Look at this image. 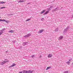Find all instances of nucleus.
<instances>
[{
  "mask_svg": "<svg viewBox=\"0 0 73 73\" xmlns=\"http://www.w3.org/2000/svg\"><path fill=\"white\" fill-rule=\"evenodd\" d=\"M7 62H8V61H3V62H1L0 65H4L5 64L7 63Z\"/></svg>",
  "mask_w": 73,
  "mask_h": 73,
  "instance_id": "f257e3e1",
  "label": "nucleus"
},
{
  "mask_svg": "<svg viewBox=\"0 0 73 73\" xmlns=\"http://www.w3.org/2000/svg\"><path fill=\"white\" fill-rule=\"evenodd\" d=\"M50 10V8H49L48 9V11H47L46 12L44 13V15H46V14H48L49 12V11Z\"/></svg>",
  "mask_w": 73,
  "mask_h": 73,
  "instance_id": "f03ea898",
  "label": "nucleus"
},
{
  "mask_svg": "<svg viewBox=\"0 0 73 73\" xmlns=\"http://www.w3.org/2000/svg\"><path fill=\"white\" fill-rule=\"evenodd\" d=\"M31 35V34H29L27 35L24 36V37H25V38H27V37H29V36H30Z\"/></svg>",
  "mask_w": 73,
  "mask_h": 73,
  "instance_id": "7ed1b4c3",
  "label": "nucleus"
},
{
  "mask_svg": "<svg viewBox=\"0 0 73 73\" xmlns=\"http://www.w3.org/2000/svg\"><path fill=\"white\" fill-rule=\"evenodd\" d=\"M58 9H59V8L58 7H57L55 9L52 10V12H55L56 11H57V10H58Z\"/></svg>",
  "mask_w": 73,
  "mask_h": 73,
  "instance_id": "20e7f679",
  "label": "nucleus"
},
{
  "mask_svg": "<svg viewBox=\"0 0 73 73\" xmlns=\"http://www.w3.org/2000/svg\"><path fill=\"white\" fill-rule=\"evenodd\" d=\"M28 44V42H23L22 45L23 46H25V45H26Z\"/></svg>",
  "mask_w": 73,
  "mask_h": 73,
  "instance_id": "39448f33",
  "label": "nucleus"
},
{
  "mask_svg": "<svg viewBox=\"0 0 73 73\" xmlns=\"http://www.w3.org/2000/svg\"><path fill=\"white\" fill-rule=\"evenodd\" d=\"M33 71H31V70H27V73H32Z\"/></svg>",
  "mask_w": 73,
  "mask_h": 73,
  "instance_id": "423d86ee",
  "label": "nucleus"
},
{
  "mask_svg": "<svg viewBox=\"0 0 73 73\" xmlns=\"http://www.w3.org/2000/svg\"><path fill=\"white\" fill-rule=\"evenodd\" d=\"M16 66V64L15 63H13V64L12 65L10 66L9 68H12V67H13V66Z\"/></svg>",
  "mask_w": 73,
  "mask_h": 73,
  "instance_id": "0eeeda50",
  "label": "nucleus"
},
{
  "mask_svg": "<svg viewBox=\"0 0 73 73\" xmlns=\"http://www.w3.org/2000/svg\"><path fill=\"white\" fill-rule=\"evenodd\" d=\"M63 36H61L59 38V40H62V39L63 38Z\"/></svg>",
  "mask_w": 73,
  "mask_h": 73,
  "instance_id": "6e6552de",
  "label": "nucleus"
},
{
  "mask_svg": "<svg viewBox=\"0 0 73 73\" xmlns=\"http://www.w3.org/2000/svg\"><path fill=\"white\" fill-rule=\"evenodd\" d=\"M52 54H49L48 55V58H50L52 57Z\"/></svg>",
  "mask_w": 73,
  "mask_h": 73,
  "instance_id": "1a4fd4ad",
  "label": "nucleus"
},
{
  "mask_svg": "<svg viewBox=\"0 0 73 73\" xmlns=\"http://www.w3.org/2000/svg\"><path fill=\"white\" fill-rule=\"evenodd\" d=\"M44 29H42L41 30H39V32L40 33H41L42 32H44Z\"/></svg>",
  "mask_w": 73,
  "mask_h": 73,
  "instance_id": "9d476101",
  "label": "nucleus"
},
{
  "mask_svg": "<svg viewBox=\"0 0 73 73\" xmlns=\"http://www.w3.org/2000/svg\"><path fill=\"white\" fill-rule=\"evenodd\" d=\"M25 1H24V0H20V1H19V2H18V3H23V2H25Z\"/></svg>",
  "mask_w": 73,
  "mask_h": 73,
  "instance_id": "9b49d317",
  "label": "nucleus"
},
{
  "mask_svg": "<svg viewBox=\"0 0 73 73\" xmlns=\"http://www.w3.org/2000/svg\"><path fill=\"white\" fill-rule=\"evenodd\" d=\"M5 30V29L4 28L3 29L1 30H0V31H1V32L3 33V31H4Z\"/></svg>",
  "mask_w": 73,
  "mask_h": 73,
  "instance_id": "f8f14e48",
  "label": "nucleus"
},
{
  "mask_svg": "<svg viewBox=\"0 0 73 73\" xmlns=\"http://www.w3.org/2000/svg\"><path fill=\"white\" fill-rule=\"evenodd\" d=\"M46 11V10H43L41 12L40 14H42V13H44V12H45Z\"/></svg>",
  "mask_w": 73,
  "mask_h": 73,
  "instance_id": "ddd939ff",
  "label": "nucleus"
},
{
  "mask_svg": "<svg viewBox=\"0 0 73 73\" xmlns=\"http://www.w3.org/2000/svg\"><path fill=\"white\" fill-rule=\"evenodd\" d=\"M9 33H14V31L13 30L9 31Z\"/></svg>",
  "mask_w": 73,
  "mask_h": 73,
  "instance_id": "4468645a",
  "label": "nucleus"
},
{
  "mask_svg": "<svg viewBox=\"0 0 73 73\" xmlns=\"http://www.w3.org/2000/svg\"><path fill=\"white\" fill-rule=\"evenodd\" d=\"M67 32V29H64V31H63V33H66Z\"/></svg>",
  "mask_w": 73,
  "mask_h": 73,
  "instance_id": "2eb2a0df",
  "label": "nucleus"
},
{
  "mask_svg": "<svg viewBox=\"0 0 73 73\" xmlns=\"http://www.w3.org/2000/svg\"><path fill=\"white\" fill-rule=\"evenodd\" d=\"M5 3V2L0 1V4H4Z\"/></svg>",
  "mask_w": 73,
  "mask_h": 73,
  "instance_id": "dca6fc26",
  "label": "nucleus"
},
{
  "mask_svg": "<svg viewBox=\"0 0 73 73\" xmlns=\"http://www.w3.org/2000/svg\"><path fill=\"white\" fill-rule=\"evenodd\" d=\"M4 21H5V22H6V23H9V22L10 21H6V20H4Z\"/></svg>",
  "mask_w": 73,
  "mask_h": 73,
  "instance_id": "f3484780",
  "label": "nucleus"
},
{
  "mask_svg": "<svg viewBox=\"0 0 73 73\" xmlns=\"http://www.w3.org/2000/svg\"><path fill=\"white\" fill-rule=\"evenodd\" d=\"M27 70H23V73H27Z\"/></svg>",
  "mask_w": 73,
  "mask_h": 73,
  "instance_id": "a211bd4d",
  "label": "nucleus"
},
{
  "mask_svg": "<svg viewBox=\"0 0 73 73\" xmlns=\"http://www.w3.org/2000/svg\"><path fill=\"white\" fill-rule=\"evenodd\" d=\"M55 32H58V28H57V29H56L55 30Z\"/></svg>",
  "mask_w": 73,
  "mask_h": 73,
  "instance_id": "6ab92c4d",
  "label": "nucleus"
},
{
  "mask_svg": "<svg viewBox=\"0 0 73 73\" xmlns=\"http://www.w3.org/2000/svg\"><path fill=\"white\" fill-rule=\"evenodd\" d=\"M51 67L50 66L48 67L46 69V70H48V69H49L50 68H51Z\"/></svg>",
  "mask_w": 73,
  "mask_h": 73,
  "instance_id": "aec40b11",
  "label": "nucleus"
},
{
  "mask_svg": "<svg viewBox=\"0 0 73 73\" xmlns=\"http://www.w3.org/2000/svg\"><path fill=\"white\" fill-rule=\"evenodd\" d=\"M70 62L68 61L66 62V64H67L68 65H70Z\"/></svg>",
  "mask_w": 73,
  "mask_h": 73,
  "instance_id": "412c9836",
  "label": "nucleus"
},
{
  "mask_svg": "<svg viewBox=\"0 0 73 73\" xmlns=\"http://www.w3.org/2000/svg\"><path fill=\"white\" fill-rule=\"evenodd\" d=\"M31 18L28 19L26 21H29V20H31Z\"/></svg>",
  "mask_w": 73,
  "mask_h": 73,
  "instance_id": "4be33fe9",
  "label": "nucleus"
},
{
  "mask_svg": "<svg viewBox=\"0 0 73 73\" xmlns=\"http://www.w3.org/2000/svg\"><path fill=\"white\" fill-rule=\"evenodd\" d=\"M64 73H69V71H64Z\"/></svg>",
  "mask_w": 73,
  "mask_h": 73,
  "instance_id": "5701e85b",
  "label": "nucleus"
},
{
  "mask_svg": "<svg viewBox=\"0 0 73 73\" xmlns=\"http://www.w3.org/2000/svg\"><path fill=\"white\" fill-rule=\"evenodd\" d=\"M5 19H0V21H5V20H4Z\"/></svg>",
  "mask_w": 73,
  "mask_h": 73,
  "instance_id": "b1692460",
  "label": "nucleus"
},
{
  "mask_svg": "<svg viewBox=\"0 0 73 73\" xmlns=\"http://www.w3.org/2000/svg\"><path fill=\"white\" fill-rule=\"evenodd\" d=\"M69 29V27L68 26L66 29H67V30L68 29Z\"/></svg>",
  "mask_w": 73,
  "mask_h": 73,
  "instance_id": "393cba45",
  "label": "nucleus"
},
{
  "mask_svg": "<svg viewBox=\"0 0 73 73\" xmlns=\"http://www.w3.org/2000/svg\"><path fill=\"white\" fill-rule=\"evenodd\" d=\"M5 7H1L0 8V9H3V8H5Z\"/></svg>",
  "mask_w": 73,
  "mask_h": 73,
  "instance_id": "a878e982",
  "label": "nucleus"
},
{
  "mask_svg": "<svg viewBox=\"0 0 73 73\" xmlns=\"http://www.w3.org/2000/svg\"><path fill=\"white\" fill-rule=\"evenodd\" d=\"M5 61H8V62H9V60H8L7 59H5Z\"/></svg>",
  "mask_w": 73,
  "mask_h": 73,
  "instance_id": "bb28decb",
  "label": "nucleus"
},
{
  "mask_svg": "<svg viewBox=\"0 0 73 73\" xmlns=\"http://www.w3.org/2000/svg\"><path fill=\"white\" fill-rule=\"evenodd\" d=\"M3 33H2V32H1H1H0V36L2 34H3Z\"/></svg>",
  "mask_w": 73,
  "mask_h": 73,
  "instance_id": "cd10ccee",
  "label": "nucleus"
},
{
  "mask_svg": "<svg viewBox=\"0 0 73 73\" xmlns=\"http://www.w3.org/2000/svg\"><path fill=\"white\" fill-rule=\"evenodd\" d=\"M35 55H32L31 56V57H32V58H33V57H35Z\"/></svg>",
  "mask_w": 73,
  "mask_h": 73,
  "instance_id": "c85d7f7f",
  "label": "nucleus"
},
{
  "mask_svg": "<svg viewBox=\"0 0 73 73\" xmlns=\"http://www.w3.org/2000/svg\"><path fill=\"white\" fill-rule=\"evenodd\" d=\"M72 60V59H69V61H71Z\"/></svg>",
  "mask_w": 73,
  "mask_h": 73,
  "instance_id": "c756f323",
  "label": "nucleus"
},
{
  "mask_svg": "<svg viewBox=\"0 0 73 73\" xmlns=\"http://www.w3.org/2000/svg\"><path fill=\"white\" fill-rule=\"evenodd\" d=\"M12 14H9V15H8V16H12Z\"/></svg>",
  "mask_w": 73,
  "mask_h": 73,
  "instance_id": "7c9ffc66",
  "label": "nucleus"
},
{
  "mask_svg": "<svg viewBox=\"0 0 73 73\" xmlns=\"http://www.w3.org/2000/svg\"><path fill=\"white\" fill-rule=\"evenodd\" d=\"M39 58H41V57H42V56H39Z\"/></svg>",
  "mask_w": 73,
  "mask_h": 73,
  "instance_id": "2f4dec72",
  "label": "nucleus"
},
{
  "mask_svg": "<svg viewBox=\"0 0 73 73\" xmlns=\"http://www.w3.org/2000/svg\"><path fill=\"white\" fill-rule=\"evenodd\" d=\"M19 73H23V72H19Z\"/></svg>",
  "mask_w": 73,
  "mask_h": 73,
  "instance_id": "473e14b6",
  "label": "nucleus"
},
{
  "mask_svg": "<svg viewBox=\"0 0 73 73\" xmlns=\"http://www.w3.org/2000/svg\"><path fill=\"white\" fill-rule=\"evenodd\" d=\"M53 7V6H51V7H50V8L52 9V8Z\"/></svg>",
  "mask_w": 73,
  "mask_h": 73,
  "instance_id": "72a5a7b5",
  "label": "nucleus"
},
{
  "mask_svg": "<svg viewBox=\"0 0 73 73\" xmlns=\"http://www.w3.org/2000/svg\"><path fill=\"white\" fill-rule=\"evenodd\" d=\"M28 4H30V3H28L27 4V5H28Z\"/></svg>",
  "mask_w": 73,
  "mask_h": 73,
  "instance_id": "f704fd0d",
  "label": "nucleus"
},
{
  "mask_svg": "<svg viewBox=\"0 0 73 73\" xmlns=\"http://www.w3.org/2000/svg\"><path fill=\"white\" fill-rule=\"evenodd\" d=\"M72 18H73V15H72Z\"/></svg>",
  "mask_w": 73,
  "mask_h": 73,
  "instance_id": "c9c22d12",
  "label": "nucleus"
},
{
  "mask_svg": "<svg viewBox=\"0 0 73 73\" xmlns=\"http://www.w3.org/2000/svg\"><path fill=\"white\" fill-rule=\"evenodd\" d=\"M44 18H42V20H44Z\"/></svg>",
  "mask_w": 73,
  "mask_h": 73,
  "instance_id": "e433bc0d",
  "label": "nucleus"
},
{
  "mask_svg": "<svg viewBox=\"0 0 73 73\" xmlns=\"http://www.w3.org/2000/svg\"><path fill=\"white\" fill-rule=\"evenodd\" d=\"M7 52H8V51H6V53H7Z\"/></svg>",
  "mask_w": 73,
  "mask_h": 73,
  "instance_id": "4c0bfd02",
  "label": "nucleus"
},
{
  "mask_svg": "<svg viewBox=\"0 0 73 73\" xmlns=\"http://www.w3.org/2000/svg\"><path fill=\"white\" fill-rule=\"evenodd\" d=\"M72 64H73V62H72Z\"/></svg>",
  "mask_w": 73,
  "mask_h": 73,
  "instance_id": "58836bf2",
  "label": "nucleus"
},
{
  "mask_svg": "<svg viewBox=\"0 0 73 73\" xmlns=\"http://www.w3.org/2000/svg\"><path fill=\"white\" fill-rule=\"evenodd\" d=\"M1 18V17H0V19Z\"/></svg>",
  "mask_w": 73,
  "mask_h": 73,
  "instance_id": "ea45409f",
  "label": "nucleus"
},
{
  "mask_svg": "<svg viewBox=\"0 0 73 73\" xmlns=\"http://www.w3.org/2000/svg\"><path fill=\"white\" fill-rule=\"evenodd\" d=\"M41 20H42V19H41Z\"/></svg>",
  "mask_w": 73,
  "mask_h": 73,
  "instance_id": "a19ab883",
  "label": "nucleus"
}]
</instances>
